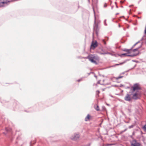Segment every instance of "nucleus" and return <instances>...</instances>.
<instances>
[{
  "mask_svg": "<svg viewBox=\"0 0 146 146\" xmlns=\"http://www.w3.org/2000/svg\"><path fill=\"white\" fill-rule=\"evenodd\" d=\"M98 44L96 41L95 42L92 41L90 45V48L94 49L98 46Z\"/></svg>",
  "mask_w": 146,
  "mask_h": 146,
  "instance_id": "6",
  "label": "nucleus"
},
{
  "mask_svg": "<svg viewBox=\"0 0 146 146\" xmlns=\"http://www.w3.org/2000/svg\"><path fill=\"white\" fill-rule=\"evenodd\" d=\"M140 41H141L140 40V41H139L138 42H136L132 47L131 48V49L136 45H137V44H138V43H139Z\"/></svg>",
  "mask_w": 146,
  "mask_h": 146,
  "instance_id": "17",
  "label": "nucleus"
},
{
  "mask_svg": "<svg viewBox=\"0 0 146 146\" xmlns=\"http://www.w3.org/2000/svg\"><path fill=\"white\" fill-rule=\"evenodd\" d=\"M121 18V17H123V18H124V16H122L121 17H120Z\"/></svg>",
  "mask_w": 146,
  "mask_h": 146,
  "instance_id": "48",
  "label": "nucleus"
},
{
  "mask_svg": "<svg viewBox=\"0 0 146 146\" xmlns=\"http://www.w3.org/2000/svg\"><path fill=\"white\" fill-rule=\"evenodd\" d=\"M127 110L128 111V112L129 113H131V110L129 109H128Z\"/></svg>",
  "mask_w": 146,
  "mask_h": 146,
  "instance_id": "34",
  "label": "nucleus"
},
{
  "mask_svg": "<svg viewBox=\"0 0 146 146\" xmlns=\"http://www.w3.org/2000/svg\"><path fill=\"white\" fill-rule=\"evenodd\" d=\"M113 6H112L111 7V9H112L113 8Z\"/></svg>",
  "mask_w": 146,
  "mask_h": 146,
  "instance_id": "47",
  "label": "nucleus"
},
{
  "mask_svg": "<svg viewBox=\"0 0 146 146\" xmlns=\"http://www.w3.org/2000/svg\"><path fill=\"white\" fill-rule=\"evenodd\" d=\"M88 0L89 2H90V0Z\"/></svg>",
  "mask_w": 146,
  "mask_h": 146,
  "instance_id": "63",
  "label": "nucleus"
},
{
  "mask_svg": "<svg viewBox=\"0 0 146 146\" xmlns=\"http://www.w3.org/2000/svg\"><path fill=\"white\" fill-rule=\"evenodd\" d=\"M127 129L126 128V129H125L124 130L121 131L120 132V134H122L123 133V132H124L126 131L127 130Z\"/></svg>",
  "mask_w": 146,
  "mask_h": 146,
  "instance_id": "23",
  "label": "nucleus"
},
{
  "mask_svg": "<svg viewBox=\"0 0 146 146\" xmlns=\"http://www.w3.org/2000/svg\"><path fill=\"white\" fill-rule=\"evenodd\" d=\"M139 52H138L137 54H129L128 55V56H130L131 57H134L138 55L139 54Z\"/></svg>",
  "mask_w": 146,
  "mask_h": 146,
  "instance_id": "11",
  "label": "nucleus"
},
{
  "mask_svg": "<svg viewBox=\"0 0 146 146\" xmlns=\"http://www.w3.org/2000/svg\"><path fill=\"white\" fill-rule=\"evenodd\" d=\"M119 13H117L116 14V15H117L118 14H119Z\"/></svg>",
  "mask_w": 146,
  "mask_h": 146,
  "instance_id": "53",
  "label": "nucleus"
},
{
  "mask_svg": "<svg viewBox=\"0 0 146 146\" xmlns=\"http://www.w3.org/2000/svg\"><path fill=\"white\" fill-rule=\"evenodd\" d=\"M90 116L89 114H88L86 117L85 118V120L86 121H88L90 119Z\"/></svg>",
  "mask_w": 146,
  "mask_h": 146,
  "instance_id": "13",
  "label": "nucleus"
},
{
  "mask_svg": "<svg viewBox=\"0 0 146 146\" xmlns=\"http://www.w3.org/2000/svg\"><path fill=\"white\" fill-rule=\"evenodd\" d=\"M82 79H83V78H82L78 80H77V81L78 82H80L81 81H82Z\"/></svg>",
  "mask_w": 146,
  "mask_h": 146,
  "instance_id": "25",
  "label": "nucleus"
},
{
  "mask_svg": "<svg viewBox=\"0 0 146 146\" xmlns=\"http://www.w3.org/2000/svg\"><path fill=\"white\" fill-rule=\"evenodd\" d=\"M123 86H124V85L122 84H121L120 86V87H123Z\"/></svg>",
  "mask_w": 146,
  "mask_h": 146,
  "instance_id": "40",
  "label": "nucleus"
},
{
  "mask_svg": "<svg viewBox=\"0 0 146 146\" xmlns=\"http://www.w3.org/2000/svg\"><path fill=\"white\" fill-rule=\"evenodd\" d=\"M138 50V48H136L133 49V52H135L136 51H138V52H139V51Z\"/></svg>",
  "mask_w": 146,
  "mask_h": 146,
  "instance_id": "22",
  "label": "nucleus"
},
{
  "mask_svg": "<svg viewBox=\"0 0 146 146\" xmlns=\"http://www.w3.org/2000/svg\"><path fill=\"white\" fill-rule=\"evenodd\" d=\"M115 67L114 66V65H113V66H111V67Z\"/></svg>",
  "mask_w": 146,
  "mask_h": 146,
  "instance_id": "46",
  "label": "nucleus"
},
{
  "mask_svg": "<svg viewBox=\"0 0 146 146\" xmlns=\"http://www.w3.org/2000/svg\"><path fill=\"white\" fill-rule=\"evenodd\" d=\"M96 17L95 16L94 24L93 26V30L94 32H95L97 35L98 33L99 28L98 27V24L100 22V20L98 21L97 23L96 22Z\"/></svg>",
  "mask_w": 146,
  "mask_h": 146,
  "instance_id": "2",
  "label": "nucleus"
},
{
  "mask_svg": "<svg viewBox=\"0 0 146 146\" xmlns=\"http://www.w3.org/2000/svg\"><path fill=\"white\" fill-rule=\"evenodd\" d=\"M107 5L106 3H105L104 5V7H107Z\"/></svg>",
  "mask_w": 146,
  "mask_h": 146,
  "instance_id": "36",
  "label": "nucleus"
},
{
  "mask_svg": "<svg viewBox=\"0 0 146 146\" xmlns=\"http://www.w3.org/2000/svg\"><path fill=\"white\" fill-rule=\"evenodd\" d=\"M131 6H133V5H130L129 6V7H131Z\"/></svg>",
  "mask_w": 146,
  "mask_h": 146,
  "instance_id": "50",
  "label": "nucleus"
},
{
  "mask_svg": "<svg viewBox=\"0 0 146 146\" xmlns=\"http://www.w3.org/2000/svg\"><path fill=\"white\" fill-rule=\"evenodd\" d=\"M125 62H126V61H124L123 62H122L120 63L119 64H116V65L117 66H118V65H122V64H124Z\"/></svg>",
  "mask_w": 146,
  "mask_h": 146,
  "instance_id": "15",
  "label": "nucleus"
},
{
  "mask_svg": "<svg viewBox=\"0 0 146 146\" xmlns=\"http://www.w3.org/2000/svg\"><path fill=\"white\" fill-rule=\"evenodd\" d=\"M139 95V93H138L137 92H135V93L133 94L132 98L134 100H137L138 99V96Z\"/></svg>",
  "mask_w": 146,
  "mask_h": 146,
  "instance_id": "8",
  "label": "nucleus"
},
{
  "mask_svg": "<svg viewBox=\"0 0 146 146\" xmlns=\"http://www.w3.org/2000/svg\"><path fill=\"white\" fill-rule=\"evenodd\" d=\"M95 76V77H96V78H97V76H96V75H95V76Z\"/></svg>",
  "mask_w": 146,
  "mask_h": 146,
  "instance_id": "56",
  "label": "nucleus"
},
{
  "mask_svg": "<svg viewBox=\"0 0 146 146\" xmlns=\"http://www.w3.org/2000/svg\"><path fill=\"white\" fill-rule=\"evenodd\" d=\"M131 146H141L140 143L137 142L136 139H133L131 142Z\"/></svg>",
  "mask_w": 146,
  "mask_h": 146,
  "instance_id": "5",
  "label": "nucleus"
},
{
  "mask_svg": "<svg viewBox=\"0 0 146 146\" xmlns=\"http://www.w3.org/2000/svg\"><path fill=\"white\" fill-rule=\"evenodd\" d=\"M130 60L129 59H127L125 60L124 61H126V62H127V61H129Z\"/></svg>",
  "mask_w": 146,
  "mask_h": 146,
  "instance_id": "44",
  "label": "nucleus"
},
{
  "mask_svg": "<svg viewBox=\"0 0 146 146\" xmlns=\"http://www.w3.org/2000/svg\"><path fill=\"white\" fill-rule=\"evenodd\" d=\"M125 1V0H122L121 1H120V3H124V1Z\"/></svg>",
  "mask_w": 146,
  "mask_h": 146,
  "instance_id": "32",
  "label": "nucleus"
},
{
  "mask_svg": "<svg viewBox=\"0 0 146 146\" xmlns=\"http://www.w3.org/2000/svg\"><path fill=\"white\" fill-rule=\"evenodd\" d=\"M106 20L105 19L104 21V25L105 26H107V23H106Z\"/></svg>",
  "mask_w": 146,
  "mask_h": 146,
  "instance_id": "24",
  "label": "nucleus"
},
{
  "mask_svg": "<svg viewBox=\"0 0 146 146\" xmlns=\"http://www.w3.org/2000/svg\"><path fill=\"white\" fill-rule=\"evenodd\" d=\"M142 46V44H141L137 48H138V49L140 48H141Z\"/></svg>",
  "mask_w": 146,
  "mask_h": 146,
  "instance_id": "35",
  "label": "nucleus"
},
{
  "mask_svg": "<svg viewBox=\"0 0 146 146\" xmlns=\"http://www.w3.org/2000/svg\"><path fill=\"white\" fill-rule=\"evenodd\" d=\"M123 76H119L116 77L115 78V79L116 80H118L120 78H122V77H123Z\"/></svg>",
  "mask_w": 146,
  "mask_h": 146,
  "instance_id": "19",
  "label": "nucleus"
},
{
  "mask_svg": "<svg viewBox=\"0 0 146 146\" xmlns=\"http://www.w3.org/2000/svg\"><path fill=\"white\" fill-rule=\"evenodd\" d=\"M133 136L132 135H129V137H130L132 139H134L133 138Z\"/></svg>",
  "mask_w": 146,
  "mask_h": 146,
  "instance_id": "33",
  "label": "nucleus"
},
{
  "mask_svg": "<svg viewBox=\"0 0 146 146\" xmlns=\"http://www.w3.org/2000/svg\"><path fill=\"white\" fill-rule=\"evenodd\" d=\"M115 4H116L117 3L116 2H115Z\"/></svg>",
  "mask_w": 146,
  "mask_h": 146,
  "instance_id": "62",
  "label": "nucleus"
},
{
  "mask_svg": "<svg viewBox=\"0 0 146 146\" xmlns=\"http://www.w3.org/2000/svg\"><path fill=\"white\" fill-rule=\"evenodd\" d=\"M102 109H103V110H106V108L104 106H103L102 107Z\"/></svg>",
  "mask_w": 146,
  "mask_h": 146,
  "instance_id": "31",
  "label": "nucleus"
},
{
  "mask_svg": "<svg viewBox=\"0 0 146 146\" xmlns=\"http://www.w3.org/2000/svg\"><path fill=\"white\" fill-rule=\"evenodd\" d=\"M127 53H123L121 54H120L119 55V56L120 57H122L123 56H128Z\"/></svg>",
  "mask_w": 146,
  "mask_h": 146,
  "instance_id": "14",
  "label": "nucleus"
},
{
  "mask_svg": "<svg viewBox=\"0 0 146 146\" xmlns=\"http://www.w3.org/2000/svg\"><path fill=\"white\" fill-rule=\"evenodd\" d=\"M5 130L6 131H7V132H8V131H11V129H7V128H5Z\"/></svg>",
  "mask_w": 146,
  "mask_h": 146,
  "instance_id": "27",
  "label": "nucleus"
},
{
  "mask_svg": "<svg viewBox=\"0 0 146 146\" xmlns=\"http://www.w3.org/2000/svg\"><path fill=\"white\" fill-rule=\"evenodd\" d=\"M121 7H123L122 6H121Z\"/></svg>",
  "mask_w": 146,
  "mask_h": 146,
  "instance_id": "64",
  "label": "nucleus"
},
{
  "mask_svg": "<svg viewBox=\"0 0 146 146\" xmlns=\"http://www.w3.org/2000/svg\"><path fill=\"white\" fill-rule=\"evenodd\" d=\"M131 50V48L129 49H127L126 48H125L124 49H122V50L125 52H127V53L129 54L130 53V50Z\"/></svg>",
  "mask_w": 146,
  "mask_h": 146,
  "instance_id": "12",
  "label": "nucleus"
},
{
  "mask_svg": "<svg viewBox=\"0 0 146 146\" xmlns=\"http://www.w3.org/2000/svg\"><path fill=\"white\" fill-rule=\"evenodd\" d=\"M135 132L134 131H133V133H132V135H135Z\"/></svg>",
  "mask_w": 146,
  "mask_h": 146,
  "instance_id": "42",
  "label": "nucleus"
},
{
  "mask_svg": "<svg viewBox=\"0 0 146 146\" xmlns=\"http://www.w3.org/2000/svg\"><path fill=\"white\" fill-rule=\"evenodd\" d=\"M116 7L117 8H118V6L117 5L116 6Z\"/></svg>",
  "mask_w": 146,
  "mask_h": 146,
  "instance_id": "54",
  "label": "nucleus"
},
{
  "mask_svg": "<svg viewBox=\"0 0 146 146\" xmlns=\"http://www.w3.org/2000/svg\"><path fill=\"white\" fill-rule=\"evenodd\" d=\"M143 129L144 131H146V124L143 126Z\"/></svg>",
  "mask_w": 146,
  "mask_h": 146,
  "instance_id": "21",
  "label": "nucleus"
},
{
  "mask_svg": "<svg viewBox=\"0 0 146 146\" xmlns=\"http://www.w3.org/2000/svg\"><path fill=\"white\" fill-rule=\"evenodd\" d=\"M125 71L124 72H123L121 74H124L125 73Z\"/></svg>",
  "mask_w": 146,
  "mask_h": 146,
  "instance_id": "45",
  "label": "nucleus"
},
{
  "mask_svg": "<svg viewBox=\"0 0 146 146\" xmlns=\"http://www.w3.org/2000/svg\"><path fill=\"white\" fill-rule=\"evenodd\" d=\"M118 26L119 27H121V26L119 24Z\"/></svg>",
  "mask_w": 146,
  "mask_h": 146,
  "instance_id": "49",
  "label": "nucleus"
},
{
  "mask_svg": "<svg viewBox=\"0 0 146 146\" xmlns=\"http://www.w3.org/2000/svg\"><path fill=\"white\" fill-rule=\"evenodd\" d=\"M132 69H131L127 70V71H125V72H129L130 70H131Z\"/></svg>",
  "mask_w": 146,
  "mask_h": 146,
  "instance_id": "39",
  "label": "nucleus"
},
{
  "mask_svg": "<svg viewBox=\"0 0 146 146\" xmlns=\"http://www.w3.org/2000/svg\"><path fill=\"white\" fill-rule=\"evenodd\" d=\"M129 88L130 87L129 86H127L125 88L126 89H129Z\"/></svg>",
  "mask_w": 146,
  "mask_h": 146,
  "instance_id": "43",
  "label": "nucleus"
},
{
  "mask_svg": "<svg viewBox=\"0 0 146 146\" xmlns=\"http://www.w3.org/2000/svg\"><path fill=\"white\" fill-rule=\"evenodd\" d=\"M95 109L97 111H99L100 110V109L98 105H97L96 107L95 108Z\"/></svg>",
  "mask_w": 146,
  "mask_h": 146,
  "instance_id": "20",
  "label": "nucleus"
},
{
  "mask_svg": "<svg viewBox=\"0 0 146 146\" xmlns=\"http://www.w3.org/2000/svg\"><path fill=\"white\" fill-rule=\"evenodd\" d=\"M84 58L88 59L92 63L96 65L98 64V62L99 60V58L97 56H96L94 54H90L85 57H82Z\"/></svg>",
  "mask_w": 146,
  "mask_h": 146,
  "instance_id": "1",
  "label": "nucleus"
},
{
  "mask_svg": "<svg viewBox=\"0 0 146 146\" xmlns=\"http://www.w3.org/2000/svg\"><path fill=\"white\" fill-rule=\"evenodd\" d=\"M114 66H117L116 65V64L114 65Z\"/></svg>",
  "mask_w": 146,
  "mask_h": 146,
  "instance_id": "57",
  "label": "nucleus"
},
{
  "mask_svg": "<svg viewBox=\"0 0 146 146\" xmlns=\"http://www.w3.org/2000/svg\"><path fill=\"white\" fill-rule=\"evenodd\" d=\"M102 90V91H104V90H105V89H103Z\"/></svg>",
  "mask_w": 146,
  "mask_h": 146,
  "instance_id": "55",
  "label": "nucleus"
},
{
  "mask_svg": "<svg viewBox=\"0 0 146 146\" xmlns=\"http://www.w3.org/2000/svg\"><path fill=\"white\" fill-rule=\"evenodd\" d=\"M108 38L107 37H106L105 39H103L102 40V42L104 45H106V41H108Z\"/></svg>",
  "mask_w": 146,
  "mask_h": 146,
  "instance_id": "10",
  "label": "nucleus"
},
{
  "mask_svg": "<svg viewBox=\"0 0 146 146\" xmlns=\"http://www.w3.org/2000/svg\"><path fill=\"white\" fill-rule=\"evenodd\" d=\"M107 105L108 106H110V104H107Z\"/></svg>",
  "mask_w": 146,
  "mask_h": 146,
  "instance_id": "52",
  "label": "nucleus"
},
{
  "mask_svg": "<svg viewBox=\"0 0 146 146\" xmlns=\"http://www.w3.org/2000/svg\"><path fill=\"white\" fill-rule=\"evenodd\" d=\"M93 12H94V16H95V10H94V9H93Z\"/></svg>",
  "mask_w": 146,
  "mask_h": 146,
  "instance_id": "41",
  "label": "nucleus"
},
{
  "mask_svg": "<svg viewBox=\"0 0 146 146\" xmlns=\"http://www.w3.org/2000/svg\"><path fill=\"white\" fill-rule=\"evenodd\" d=\"M145 39V43H146V37L144 35L143 36V37L140 40V41H142V40Z\"/></svg>",
  "mask_w": 146,
  "mask_h": 146,
  "instance_id": "18",
  "label": "nucleus"
},
{
  "mask_svg": "<svg viewBox=\"0 0 146 146\" xmlns=\"http://www.w3.org/2000/svg\"><path fill=\"white\" fill-rule=\"evenodd\" d=\"M3 133L4 134H5V132H3Z\"/></svg>",
  "mask_w": 146,
  "mask_h": 146,
  "instance_id": "59",
  "label": "nucleus"
},
{
  "mask_svg": "<svg viewBox=\"0 0 146 146\" xmlns=\"http://www.w3.org/2000/svg\"><path fill=\"white\" fill-rule=\"evenodd\" d=\"M141 134H142V133H143L142 132V131H141Z\"/></svg>",
  "mask_w": 146,
  "mask_h": 146,
  "instance_id": "60",
  "label": "nucleus"
},
{
  "mask_svg": "<svg viewBox=\"0 0 146 146\" xmlns=\"http://www.w3.org/2000/svg\"><path fill=\"white\" fill-rule=\"evenodd\" d=\"M90 74V73L88 74V75H89Z\"/></svg>",
  "mask_w": 146,
  "mask_h": 146,
  "instance_id": "61",
  "label": "nucleus"
},
{
  "mask_svg": "<svg viewBox=\"0 0 146 146\" xmlns=\"http://www.w3.org/2000/svg\"><path fill=\"white\" fill-rule=\"evenodd\" d=\"M11 2V1L7 0H0V7L7 6Z\"/></svg>",
  "mask_w": 146,
  "mask_h": 146,
  "instance_id": "3",
  "label": "nucleus"
},
{
  "mask_svg": "<svg viewBox=\"0 0 146 146\" xmlns=\"http://www.w3.org/2000/svg\"><path fill=\"white\" fill-rule=\"evenodd\" d=\"M131 98L130 96L128 94H127L126 96L124 98V100L126 101H130Z\"/></svg>",
  "mask_w": 146,
  "mask_h": 146,
  "instance_id": "9",
  "label": "nucleus"
},
{
  "mask_svg": "<svg viewBox=\"0 0 146 146\" xmlns=\"http://www.w3.org/2000/svg\"><path fill=\"white\" fill-rule=\"evenodd\" d=\"M133 127V125H130V126H129V129H131V128H132Z\"/></svg>",
  "mask_w": 146,
  "mask_h": 146,
  "instance_id": "30",
  "label": "nucleus"
},
{
  "mask_svg": "<svg viewBox=\"0 0 146 146\" xmlns=\"http://www.w3.org/2000/svg\"><path fill=\"white\" fill-rule=\"evenodd\" d=\"M80 137V135L78 134H75L71 137V139L73 140L76 141Z\"/></svg>",
  "mask_w": 146,
  "mask_h": 146,
  "instance_id": "7",
  "label": "nucleus"
},
{
  "mask_svg": "<svg viewBox=\"0 0 146 146\" xmlns=\"http://www.w3.org/2000/svg\"><path fill=\"white\" fill-rule=\"evenodd\" d=\"M91 144V143H90L86 145H84V146H90Z\"/></svg>",
  "mask_w": 146,
  "mask_h": 146,
  "instance_id": "26",
  "label": "nucleus"
},
{
  "mask_svg": "<svg viewBox=\"0 0 146 146\" xmlns=\"http://www.w3.org/2000/svg\"><path fill=\"white\" fill-rule=\"evenodd\" d=\"M141 89V88L139 86V84L136 83L134 84L133 87L131 88V91L132 93H133L135 91Z\"/></svg>",
  "mask_w": 146,
  "mask_h": 146,
  "instance_id": "4",
  "label": "nucleus"
},
{
  "mask_svg": "<svg viewBox=\"0 0 146 146\" xmlns=\"http://www.w3.org/2000/svg\"><path fill=\"white\" fill-rule=\"evenodd\" d=\"M96 92L97 93V94L98 95L100 93V92L99 90H97L96 91Z\"/></svg>",
  "mask_w": 146,
  "mask_h": 146,
  "instance_id": "38",
  "label": "nucleus"
},
{
  "mask_svg": "<svg viewBox=\"0 0 146 146\" xmlns=\"http://www.w3.org/2000/svg\"><path fill=\"white\" fill-rule=\"evenodd\" d=\"M113 144H111H111H108H108H107L106 145V146H111V145H112Z\"/></svg>",
  "mask_w": 146,
  "mask_h": 146,
  "instance_id": "28",
  "label": "nucleus"
},
{
  "mask_svg": "<svg viewBox=\"0 0 146 146\" xmlns=\"http://www.w3.org/2000/svg\"><path fill=\"white\" fill-rule=\"evenodd\" d=\"M136 66V64H135L134 65V66L133 68H131V69L132 70V69H133Z\"/></svg>",
  "mask_w": 146,
  "mask_h": 146,
  "instance_id": "37",
  "label": "nucleus"
},
{
  "mask_svg": "<svg viewBox=\"0 0 146 146\" xmlns=\"http://www.w3.org/2000/svg\"><path fill=\"white\" fill-rule=\"evenodd\" d=\"M98 84H100V82H99V81H98Z\"/></svg>",
  "mask_w": 146,
  "mask_h": 146,
  "instance_id": "51",
  "label": "nucleus"
},
{
  "mask_svg": "<svg viewBox=\"0 0 146 146\" xmlns=\"http://www.w3.org/2000/svg\"><path fill=\"white\" fill-rule=\"evenodd\" d=\"M132 61L133 62H135L136 63H138V62H139L138 61H137V60H132Z\"/></svg>",
  "mask_w": 146,
  "mask_h": 146,
  "instance_id": "29",
  "label": "nucleus"
},
{
  "mask_svg": "<svg viewBox=\"0 0 146 146\" xmlns=\"http://www.w3.org/2000/svg\"><path fill=\"white\" fill-rule=\"evenodd\" d=\"M125 42V41H123V42H122V43H123V42Z\"/></svg>",
  "mask_w": 146,
  "mask_h": 146,
  "instance_id": "58",
  "label": "nucleus"
},
{
  "mask_svg": "<svg viewBox=\"0 0 146 146\" xmlns=\"http://www.w3.org/2000/svg\"><path fill=\"white\" fill-rule=\"evenodd\" d=\"M111 54V55L112 54L110 52H105V53H101V54H103V55H105L106 54Z\"/></svg>",
  "mask_w": 146,
  "mask_h": 146,
  "instance_id": "16",
  "label": "nucleus"
}]
</instances>
